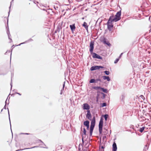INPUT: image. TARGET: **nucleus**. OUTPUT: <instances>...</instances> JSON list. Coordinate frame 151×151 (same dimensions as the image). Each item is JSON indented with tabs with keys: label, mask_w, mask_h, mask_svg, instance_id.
<instances>
[{
	"label": "nucleus",
	"mask_w": 151,
	"mask_h": 151,
	"mask_svg": "<svg viewBox=\"0 0 151 151\" xmlns=\"http://www.w3.org/2000/svg\"><path fill=\"white\" fill-rule=\"evenodd\" d=\"M121 11H120L117 12L115 16H114L113 15H111L110 17L109 18H111L112 21L113 20L114 22H116L120 19L121 18Z\"/></svg>",
	"instance_id": "1"
},
{
	"label": "nucleus",
	"mask_w": 151,
	"mask_h": 151,
	"mask_svg": "<svg viewBox=\"0 0 151 151\" xmlns=\"http://www.w3.org/2000/svg\"><path fill=\"white\" fill-rule=\"evenodd\" d=\"M114 22L113 21V20L112 21L111 18H109L107 21V24L108 29L109 31H111L112 30L114 26L113 22Z\"/></svg>",
	"instance_id": "2"
},
{
	"label": "nucleus",
	"mask_w": 151,
	"mask_h": 151,
	"mask_svg": "<svg viewBox=\"0 0 151 151\" xmlns=\"http://www.w3.org/2000/svg\"><path fill=\"white\" fill-rule=\"evenodd\" d=\"M104 67L101 66H92L90 68L91 71H93L99 69L100 68H104Z\"/></svg>",
	"instance_id": "3"
},
{
	"label": "nucleus",
	"mask_w": 151,
	"mask_h": 151,
	"mask_svg": "<svg viewBox=\"0 0 151 151\" xmlns=\"http://www.w3.org/2000/svg\"><path fill=\"white\" fill-rule=\"evenodd\" d=\"M96 123H91L90 129V135L91 136Z\"/></svg>",
	"instance_id": "4"
},
{
	"label": "nucleus",
	"mask_w": 151,
	"mask_h": 151,
	"mask_svg": "<svg viewBox=\"0 0 151 151\" xmlns=\"http://www.w3.org/2000/svg\"><path fill=\"white\" fill-rule=\"evenodd\" d=\"M91 54H92V57L93 58H97L100 60H102V58L101 56L95 52H93V53H92Z\"/></svg>",
	"instance_id": "5"
},
{
	"label": "nucleus",
	"mask_w": 151,
	"mask_h": 151,
	"mask_svg": "<svg viewBox=\"0 0 151 151\" xmlns=\"http://www.w3.org/2000/svg\"><path fill=\"white\" fill-rule=\"evenodd\" d=\"M94 42L93 41H91L90 44L89 51L91 54L93 53V50L94 49Z\"/></svg>",
	"instance_id": "6"
},
{
	"label": "nucleus",
	"mask_w": 151,
	"mask_h": 151,
	"mask_svg": "<svg viewBox=\"0 0 151 151\" xmlns=\"http://www.w3.org/2000/svg\"><path fill=\"white\" fill-rule=\"evenodd\" d=\"M83 135H86V131L85 128H84L83 129V134H82V144L81 145L82 146V147H83V145L84 143V136Z\"/></svg>",
	"instance_id": "7"
},
{
	"label": "nucleus",
	"mask_w": 151,
	"mask_h": 151,
	"mask_svg": "<svg viewBox=\"0 0 151 151\" xmlns=\"http://www.w3.org/2000/svg\"><path fill=\"white\" fill-rule=\"evenodd\" d=\"M104 123H99V134H102Z\"/></svg>",
	"instance_id": "8"
},
{
	"label": "nucleus",
	"mask_w": 151,
	"mask_h": 151,
	"mask_svg": "<svg viewBox=\"0 0 151 151\" xmlns=\"http://www.w3.org/2000/svg\"><path fill=\"white\" fill-rule=\"evenodd\" d=\"M117 150V147L116 143L114 141L112 146V151H116Z\"/></svg>",
	"instance_id": "9"
},
{
	"label": "nucleus",
	"mask_w": 151,
	"mask_h": 151,
	"mask_svg": "<svg viewBox=\"0 0 151 151\" xmlns=\"http://www.w3.org/2000/svg\"><path fill=\"white\" fill-rule=\"evenodd\" d=\"M70 28L71 31L73 33V32L75 30V29H76V27L75 26V24H73L72 25H70Z\"/></svg>",
	"instance_id": "10"
},
{
	"label": "nucleus",
	"mask_w": 151,
	"mask_h": 151,
	"mask_svg": "<svg viewBox=\"0 0 151 151\" xmlns=\"http://www.w3.org/2000/svg\"><path fill=\"white\" fill-rule=\"evenodd\" d=\"M86 117L88 118L90 120H91V114L90 112V111L89 110L87 111V114L86 115Z\"/></svg>",
	"instance_id": "11"
},
{
	"label": "nucleus",
	"mask_w": 151,
	"mask_h": 151,
	"mask_svg": "<svg viewBox=\"0 0 151 151\" xmlns=\"http://www.w3.org/2000/svg\"><path fill=\"white\" fill-rule=\"evenodd\" d=\"M89 108V106L87 104L85 103L83 104V109L87 110H88Z\"/></svg>",
	"instance_id": "12"
},
{
	"label": "nucleus",
	"mask_w": 151,
	"mask_h": 151,
	"mask_svg": "<svg viewBox=\"0 0 151 151\" xmlns=\"http://www.w3.org/2000/svg\"><path fill=\"white\" fill-rule=\"evenodd\" d=\"M64 126L67 129L71 128V123H64Z\"/></svg>",
	"instance_id": "13"
},
{
	"label": "nucleus",
	"mask_w": 151,
	"mask_h": 151,
	"mask_svg": "<svg viewBox=\"0 0 151 151\" xmlns=\"http://www.w3.org/2000/svg\"><path fill=\"white\" fill-rule=\"evenodd\" d=\"M39 147V146H36L33 147H32L27 148H24L23 149H18V150H16L15 151H21V150H25V149H31L34 148H37V147Z\"/></svg>",
	"instance_id": "14"
},
{
	"label": "nucleus",
	"mask_w": 151,
	"mask_h": 151,
	"mask_svg": "<svg viewBox=\"0 0 151 151\" xmlns=\"http://www.w3.org/2000/svg\"><path fill=\"white\" fill-rule=\"evenodd\" d=\"M103 42L104 44L107 45L108 46H110L111 45V44L109 43V42L105 38H104L103 39Z\"/></svg>",
	"instance_id": "15"
},
{
	"label": "nucleus",
	"mask_w": 151,
	"mask_h": 151,
	"mask_svg": "<svg viewBox=\"0 0 151 151\" xmlns=\"http://www.w3.org/2000/svg\"><path fill=\"white\" fill-rule=\"evenodd\" d=\"M83 26L86 29V31L88 32V26L87 25V23L85 22H84L82 24Z\"/></svg>",
	"instance_id": "16"
},
{
	"label": "nucleus",
	"mask_w": 151,
	"mask_h": 151,
	"mask_svg": "<svg viewBox=\"0 0 151 151\" xmlns=\"http://www.w3.org/2000/svg\"><path fill=\"white\" fill-rule=\"evenodd\" d=\"M102 78L104 80H107V81H110V78L108 76H102Z\"/></svg>",
	"instance_id": "17"
},
{
	"label": "nucleus",
	"mask_w": 151,
	"mask_h": 151,
	"mask_svg": "<svg viewBox=\"0 0 151 151\" xmlns=\"http://www.w3.org/2000/svg\"><path fill=\"white\" fill-rule=\"evenodd\" d=\"M101 93H103L102 92H100L98 91L96 97L97 98H99L100 99V98H101V97H102V94H101Z\"/></svg>",
	"instance_id": "18"
},
{
	"label": "nucleus",
	"mask_w": 151,
	"mask_h": 151,
	"mask_svg": "<svg viewBox=\"0 0 151 151\" xmlns=\"http://www.w3.org/2000/svg\"><path fill=\"white\" fill-rule=\"evenodd\" d=\"M125 97V95L124 94H122L120 97V99L123 103H124V100Z\"/></svg>",
	"instance_id": "19"
},
{
	"label": "nucleus",
	"mask_w": 151,
	"mask_h": 151,
	"mask_svg": "<svg viewBox=\"0 0 151 151\" xmlns=\"http://www.w3.org/2000/svg\"><path fill=\"white\" fill-rule=\"evenodd\" d=\"M7 26L6 27V28L7 30V35L9 34H9H10V33L9 30V28L8 27V18L7 19Z\"/></svg>",
	"instance_id": "20"
},
{
	"label": "nucleus",
	"mask_w": 151,
	"mask_h": 151,
	"mask_svg": "<svg viewBox=\"0 0 151 151\" xmlns=\"http://www.w3.org/2000/svg\"><path fill=\"white\" fill-rule=\"evenodd\" d=\"M89 124L83 123L84 125L86 127V129L88 130L89 129Z\"/></svg>",
	"instance_id": "21"
},
{
	"label": "nucleus",
	"mask_w": 151,
	"mask_h": 151,
	"mask_svg": "<svg viewBox=\"0 0 151 151\" xmlns=\"http://www.w3.org/2000/svg\"><path fill=\"white\" fill-rule=\"evenodd\" d=\"M101 89L102 90V91L104 92L105 93H108V90L107 89H105L104 88H102L101 87Z\"/></svg>",
	"instance_id": "22"
},
{
	"label": "nucleus",
	"mask_w": 151,
	"mask_h": 151,
	"mask_svg": "<svg viewBox=\"0 0 151 151\" xmlns=\"http://www.w3.org/2000/svg\"><path fill=\"white\" fill-rule=\"evenodd\" d=\"M33 40L31 38H30L28 40V41H26L25 42H24L20 44L19 45H18V46H19V45L20 46V45L22 44L25 43L26 42H29V41H32Z\"/></svg>",
	"instance_id": "23"
},
{
	"label": "nucleus",
	"mask_w": 151,
	"mask_h": 151,
	"mask_svg": "<svg viewBox=\"0 0 151 151\" xmlns=\"http://www.w3.org/2000/svg\"><path fill=\"white\" fill-rule=\"evenodd\" d=\"M90 83H96V79L92 78L91 79L90 81H89Z\"/></svg>",
	"instance_id": "24"
},
{
	"label": "nucleus",
	"mask_w": 151,
	"mask_h": 151,
	"mask_svg": "<svg viewBox=\"0 0 151 151\" xmlns=\"http://www.w3.org/2000/svg\"><path fill=\"white\" fill-rule=\"evenodd\" d=\"M106 106V103L105 102L101 103L100 104V107H103Z\"/></svg>",
	"instance_id": "25"
},
{
	"label": "nucleus",
	"mask_w": 151,
	"mask_h": 151,
	"mask_svg": "<svg viewBox=\"0 0 151 151\" xmlns=\"http://www.w3.org/2000/svg\"><path fill=\"white\" fill-rule=\"evenodd\" d=\"M145 128V127H143L141 128H140L139 129V132H143Z\"/></svg>",
	"instance_id": "26"
},
{
	"label": "nucleus",
	"mask_w": 151,
	"mask_h": 151,
	"mask_svg": "<svg viewBox=\"0 0 151 151\" xmlns=\"http://www.w3.org/2000/svg\"><path fill=\"white\" fill-rule=\"evenodd\" d=\"M92 88L93 89L97 90L99 89H101V87L100 86H93Z\"/></svg>",
	"instance_id": "27"
},
{
	"label": "nucleus",
	"mask_w": 151,
	"mask_h": 151,
	"mask_svg": "<svg viewBox=\"0 0 151 151\" xmlns=\"http://www.w3.org/2000/svg\"><path fill=\"white\" fill-rule=\"evenodd\" d=\"M103 117L104 118L106 121L107 120V119L108 117V114H105L103 115Z\"/></svg>",
	"instance_id": "28"
},
{
	"label": "nucleus",
	"mask_w": 151,
	"mask_h": 151,
	"mask_svg": "<svg viewBox=\"0 0 151 151\" xmlns=\"http://www.w3.org/2000/svg\"><path fill=\"white\" fill-rule=\"evenodd\" d=\"M101 94H102V97H101V99H104L106 97V95L104 93H101Z\"/></svg>",
	"instance_id": "29"
},
{
	"label": "nucleus",
	"mask_w": 151,
	"mask_h": 151,
	"mask_svg": "<svg viewBox=\"0 0 151 151\" xmlns=\"http://www.w3.org/2000/svg\"><path fill=\"white\" fill-rule=\"evenodd\" d=\"M95 116H94L91 120V123H95Z\"/></svg>",
	"instance_id": "30"
},
{
	"label": "nucleus",
	"mask_w": 151,
	"mask_h": 151,
	"mask_svg": "<svg viewBox=\"0 0 151 151\" xmlns=\"http://www.w3.org/2000/svg\"><path fill=\"white\" fill-rule=\"evenodd\" d=\"M148 149V147H147V145H145V146L144 147L143 149V151H146Z\"/></svg>",
	"instance_id": "31"
},
{
	"label": "nucleus",
	"mask_w": 151,
	"mask_h": 151,
	"mask_svg": "<svg viewBox=\"0 0 151 151\" xmlns=\"http://www.w3.org/2000/svg\"><path fill=\"white\" fill-rule=\"evenodd\" d=\"M104 73L106 75H109L110 73L109 72V71H107V70H106V71H104Z\"/></svg>",
	"instance_id": "32"
},
{
	"label": "nucleus",
	"mask_w": 151,
	"mask_h": 151,
	"mask_svg": "<svg viewBox=\"0 0 151 151\" xmlns=\"http://www.w3.org/2000/svg\"><path fill=\"white\" fill-rule=\"evenodd\" d=\"M37 142H40L42 144H43L45 146H46V145L40 139H38L37 140Z\"/></svg>",
	"instance_id": "33"
},
{
	"label": "nucleus",
	"mask_w": 151,
	"mask_h": 151,
	"mask_svg": "<svg viewBox=\"0 0 151 151\" xmlns=\"http://www.w3.org/2000/svg\"><path fill=\"white\" fill-rule=\"evenodd\" d=\"M13 76H14V74L12 73V74H11V81H12V77H13ZM10 85L11 86V89L12 88V82H11V83H10Z\"/></svg>",
	"instance_id": "34"
},
{
	"label": "nucleus",
	"mask_w": 151,
	"mask_h": 151,
	"mask_svg": "<svg viewBox=\"0 0 151 151\" xmlns=\"http://www.w3.org/2000/svg\"><path fill=\"white\" fill-rule=\"evenodd\" d=\"M119 60V58H116L114 62V63L115 64L117 63Z\"/></svg>",
	"instance_id": "35"
},
{
	"label": "nucleus",
	"mask_w": 151,
	"mask_h": 151,
	"mask_svg": "<svg viewBox=\"0 0 151 151\" xmlns=\"http://www.w3.org/2000/svg\"><path fill=\"white\" fill-rule=\"evenodd\" d=\"M96 83H97L98 81H99L100 82H101V80L99 78L96 79Z\"/></svg>",
	"instance_id": "36"
},
{
	"label": "nucleus",
	"mask_w": 151,
	"mask_h": 151,
	"mask_svg": "<svg viewBox=\"0 0 151 151\" xmlns=\"http://www.w3.org/2000/svg\"><path fill=\"white\" fill-rule=\"evenodd\" d=\"M103 118L102 117H101L100 121L99 123H103Z\"/></svg>",
	"instance_id": "37"
},
{
	"label": "nucleus",
	"mask_w": 151,
	"mask_h": 151,
	"mask_svg": "<svg viewBox=\"0 0 151 151\" xmlns=\"http://www.w3.org/2000/svg\"><path fill=\"white\" fill-rule=\"evenodd\" d=\"M7 35H8V38H9V40H10L11 41H10V42H12V39L11 38H10V36H11V35H10V34H9H9H8Z\"/></svg>",
	"instance_id": "38"
},
{
	"label": "nucleus",
	"mask_w": 151,
	"mask_h": 151,
	"mask_svg": "<svg viewBox=\"0 0 151 151\" xmlns=\"http://www.w3.org/2000/svg\"><path fill=\"white\" fill-rule=\"evenodd\" d=\"M65 81L63 82V88L62 89V91H63V90H64V89L65 86Z\"/></svg>",
	"instance_id": "39"
},
{
	"label": "nucleus",
	"mask_w": 151,
	"mask_h": 151,
	"mask_svg": "<svg viewBox=\"0 0 151 151\" xmlns=\"http://www.w3.org/2000/svg\"><path fill=\"white\" fill-rule=\"evenodd\" d=\"M21 134H24L26 135H29L30 134L29 133H21L19 134V135H21Z\"/></svg>",
	"instance_id": "40"
},
{
	"label": "nucleus",
	"mask_w": 151,
	"mask_h": 151,
	"mask_svg": "<svg viewBox=\"0 0 151 151\" xmlns=\"http://www.w3.org/2000/svg\"><path fill=\"white\" fill-rule=\"evenodd\" d=\"M7 100V99L5 101V106H4V109H6V104Z\"/></svg>",
	"instance_id": "41"
},
{
	"label": "nucleus",
	"mask_w": 151,
	"mask_h": 151,
	"mask_svg": "<svg viewBox=\"0 0 151 151\" xmlns=\"http://www.w3.org/2000/svg\"><path fill=\"white\" fill-rule=\"evenodd\" d=\"M80 144L78 146V151H81V148L80 147Z\"/></svg>",
	"instance_id": "42"
},
{
	"label": "nucleus",
	"mask_w": 151,
	"mask_h": 151,
	"mask_svg": "<svg viewBox=\"0 0 151 151\" xmlns=\"http://www.w3.org/2000/svg\"><path fill=\"white\" fill-rule=\"evenodd\" d=\"M123 52H122V53L120 54V55L119 56V58H119V59H120V58H121V57H122V54H123Z\"/></svg>",
	"instance_id": "43"
},
{
	"label": "nucleus",
	"mask_w": 151,
	"mask_h": 151,
	"mask_svg": "<svg viewBox=\"0 0 151 151\" xmlns=\"http://www.w3.org/2000/svg\"><path fill=\"white\" fill-rule=\"evenodd\" d=\"M58 148H59V149L60 148L61 150L62 149V145H60V146H58Z\"/></svg>",
	"instance_id": "44"
},
{
	"label": "nucleus",
	"mask_w": 151,
	"mask_h": 151,
	"mask_svg": "<svg viewBox=\"0 0 151 151\" xmlns=\"http://www.w3.org/2000/svg\"><path fill=\"white\" fill-rule=\"evenodd\" d=\"M11 123H10V129H11V132H12V135H13V133H12V128H11L12 126H11Z\"/></svg>",
	"instance_id": "45"
},
{
	"label": "nucleus",
	"mask_w": 151,
	"mask_h": 151,
	"mask_svg": "<svg viewBox=\"0 0 151 151\" xmlns=\"http://www.w3.org/2000/svg\"><path fill=\"white\" fill-rule=\"evenodd\" d=\"M40 147L44 148H46V149L48 148V147H42V146H40Z\"/></svg>",
	"instance_id": "46"
},
{
	"label": "nucleus",
	"mask_w": 151,
	"mask_h": 151,
	"mask_svg": "<svg viewBox=\"0 0 151 151\" xmlns=\"http://www.w3.org/2000/svg\"><path fill=\"white\" fill-rule=\"evenodd\" d=\"M83 123H89L88 121H86L84 122Z\"/></svg>",
	"instance_id": "47"
},
{
	"label": "nucleus",
	"mask_w": 151,
	"mask_h": 151,
	"mask_svg": "<svg viewBox=\"0 0 151 151\" xmlns=\"http://www.w3.org/2000/svg\"><path fill=\"white\" fill-rule=\"evenodd\" d=\"M106 137V136H104L103 137V139H105Z\"/></svg>",
	"instance_id": "48"
},
{
	"label": "nucleus",
	"mask_w": 151,
	"mask_h": 151,
	"mask_svg": "<svg viewBox=\"0 0 151 151\" xmlns=\"http://www.w3.org/2000/svg\"><path fill=\"white\" fill-rule=\"evenodd\" d=\"M96 101L97 102H98V100H99V98H97V97H96Z\"/></svg>",
	"instance_id": "49"
},
{
	"label": "nucleus",
	"mask_w": 151,
	"mask_h": 151,
	"mask_svg": "<svg viewBox=\"0 0 151 151\" xmlns=\"http://www.w3.org/2000/svg\"><path fill=\"white\" fill-rule=\"evenodd\" d=\"M101 148L102 149H104V148L105 147L103 146H101Z\"/></svg>",
	"instance_id": "50"
},
{
	"label": "nucleus",
	"mask_w": 151,
	"mask_h": 151,
	"mask_svg": "<svg viewBox=\"0 0 151 151\" xmlns=\"http://www.w3.org/2000/svg\"><path fill=\"white\" fill-rule=\"evenodd\" d=\"M130 128H132V129H134V128H133V126H131L130 127Z\"/></svg>",
	"instance_id": "51"
},
{
	"label": "nucleus",
	"mask_w": 151,
	"mask_h": 151,
	"mask_svg": "<svg viewBox=\"0 0 151 151\" xmlns=\"http://www.w3.org/2000/svg\"><path fill=\"white\" fill-rule=\"evenodd\" d=\"M62 92H63L62 89H61V92H60V95H61L62 94Z\"/></svg>",
	"instance_id": "52"
},
{
	"label": "nucleus",
	"mask_w": 151,
	"mask_h": 151,
	"mask_svg": "<svg viewBox=\"0 0 151 151\" xmlns=\"http://www.w3.org/2000/svg\"><path fill=\"white\" fill-rule=\"evenodd\" d=\"M16 93L17 94H19V95H21V94L20 93H17H17Z\"/></svg>",
	"instance_id": "53"
},
{
	"label": "nucleus",
	"mask_w": 151,
	"mask_h": 151,
	"mask_svg": "<svg viewBox=\"0 0 151 151\" xmlns=\"http://www.w3.org/2000/svg\"><path fill=\"white\" fill-rule=\"evenodd\" d=\"M7 109H8V110L9 115V110L8 108H7Z\"/></svg>",
	"instance_id": "54"
},
{
	"label": "nucleus",
	"mask_w": 151,
	"mask_h": 151,
	"mask_svg": "<svg viewBox=\"0 0 151 151\" xmlns=\"http://www.w3.org/2000/svg\"><path fill=\"white\" fill-rule=\"evenodd\" d=\"M150 123H147V124L148 125V126H150Z\"/></svg>",
	"instance_id": "55"
},
{
	"label": "nucleus",
	"mask_w": 151,
	"mask_h": 151,
	"mask_svg": "<svg viewBox=\"0 0 151 151\" xmlns=\"http://www.w3.org/2000/svg\"><path fill=\"white\" fill-rule=\"evenodd\" d=\"M6 73L5 74H2V73H0V75H5L6 74Z\"/></svg>",
	"instance_id": "56"
},
{
	"label": "nucleus",
	"mask_w": 151,
	"mask_h": 151,
	"mask_svg": "<svg viewBox=\"0 0 151 151\" xmlns=\"http://www.w3.org/2000/svg\"><path fill=\"white\" fill-rule=\"evenodd\" d=\"M83 151H87L86 150V149H83Z\"/></svg>",
	"instance_id": "57"
},
{
	"label": "nucleus",
	"mask_w": 151,
	"mask_h": 151,
	"mask_svg": "<svg viewBox=\"0 0 151 151\" xmlns=\"http://www.w3.org/2000/svg\"><path fill=\"white\" fill-rule=\"evenodd\" d=\"M8 52H9V51H7L6 52V53H8Z\"/></svg>",
	"instance_id": "58"
},
{
	"label": "nucleus",
	"mask_w": 151,
	"mask_h": 151,
	"mask_svg": "<svg viewBox=\"0 0 151 151\" xmlns=\"http://www.w3.org/2000/svg\"><path fill=\"white\" fill-rule=\"evenodd\" d=\"M11 4L10 6L9 7V9H10V8H11Z\"/></svg>",
	"instance_id": "59"
},
{
	"label": "nucleus",
	"mask_w": 151,
	"mask_h": 151,
	"mask_svg": "<svg viewBox=\"0 0 151 151\" xmlns=\"http://www.w3.org/2000/svg\"><path fill=\"white\" fill-rule=\"evenodd\" d=\"M82 126H81V130H82Z\"/></svg>",
	"instance_id": "60"
},
{
	"label": "nucleus",
	"mask_w": 151,
	"mask_h": 151,
	"mask_svg": "<svg viewBox=\"0 0 151 151\" xmlns=\"http://www.w3.org/2000/svg\"><path fill=\"white\" fill-rule=\"evenodd\" d=\"M99 139L100 140V141L101 140V137Z\"/></svg>",
	"instance_id": "61"
},
{
	"label": "nucleus",
	"mask_w": 151,
	"mask_h": 151,
	"mask_svg": "<svg viewBox=\"0 0 151 151\" xmlns=\"http://www.w3.org/2000/svg\"><path fill=\"white\" fill-rule=\"evenodd\" d=\"M41 145H44L42 143V144H41Z\"/></svg>",
	"instance_id": "62"
},
{
	"label": "nucleus",
	"mask_w": 151,
	"mask_h": 151,
	"mask_svg": "<svg viewBox=\"0 0 151 151\" xmlns=\"http://www.w3.org/2000/svg\"><path fill=\"white\" fill-rule=\"evenodd\" d=\"M3 110V109H2V110H1V112H2V111Z\"/></svg>",
	"instance_id": "63"
},
{
	"label": "nucleus",
	"mask_w": 151,
	"mask_h": 151,
	"mask_svg": "<svg viewBox=\"0 0 151 151\" xmlns=\"http://www.w3.org/2000/svg\"><path fill=\"white\" fill-rule=\"evenodd\" d=\"M84 19V18L83 17V18H82V19Z\"/></svg>",
	"instance_id": "64"
}]
</instances>
